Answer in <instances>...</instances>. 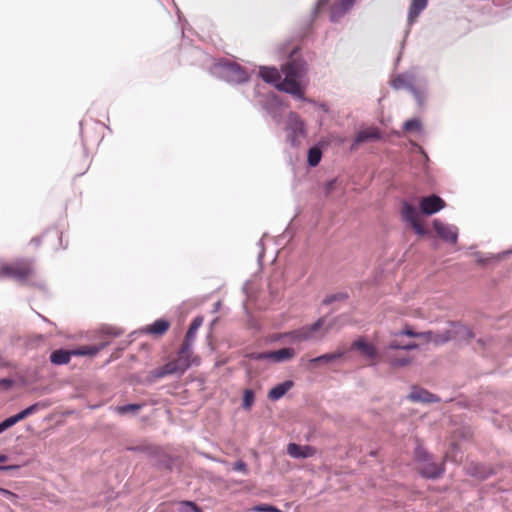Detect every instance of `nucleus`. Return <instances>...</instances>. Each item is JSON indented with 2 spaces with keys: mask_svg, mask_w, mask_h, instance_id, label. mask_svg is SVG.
<instances>
[{
  "mask_svg": "<svg viewBox=\"0 0 512 512\" xmlns=\"http://www.w3.org/2000/svg\"><path fill=\"white\" fill-rule=\"evenodd\" d=\"M34 272L33 264L29 260H21L12 265L0 267V278L10 277L18 282H24Z\"/></svg>",
  "mask_w": 512,
  "mask_h": 512,
  "instance_id": "423d86ee",
  "label": "nucleus"
},
{
  "mask_svg": "<svg viewBox=\"0 0 512 512\" xmlns=\"http://www.w3.org/2000/svg\"><path fill=\"white\" fill-rule=\"evenodd\" d=\"M9 459V457L5 454H0V463H5L7 462Z\"/></svg>",
  "mask_w": 512,
  "mask_h": 512,
  "instance_id": "09e8293b",
  "label": "nucleus"
},
{
  "mask_svg": "<svg viewBox=\"0 0 512 512\" xmlns=\"http://www.w3.org/2000/svg\"><path fill=\"white\" fill-rule=\"evenodd\" d=\"M286 138L293 147L300 145V139L305 137V124L294 112H290L286 121Z\"/></svg>",
  "mask_w": 512,
  "mask_h": 512,
  "instance_id": "0eeeda50",
  "label": "nucleus"
},
{
  "mask_svg": "<svg viewBox=\"0 0 512 512\" xmlns=\"http://www.w3.org/2000/svg\"><path fill=\"white\" fill-rule=\"evenodd\" d=\"M433 227L437 235L445 242L455 244L458 240V228L455 225L446 224L442 221L435 219Z\"/></svg>",
  "mask_w": 512,
  "mask_h": 512,
  "instance_id": "1a4fd4ad",
  "label": "nucleus"
},
{
  "mask_svg": "<svg viewBox=\"0 0 512 512\" xmlns=\"http://www.w3.org/2000/svg\"><path fill=\"white\" fill-rule=\"evenodd\" d=\"M337 182H338V179H337V178H334V179H332V180L328 181V182L325 184V186H324V190H325V193H326L327 195H328V194H330V193L334 190V188H335V186H336Z\"/></svg>",
  "mask_w": 512,
  "mask_h": 512,
  "instance_id": "a19ab883",
  "label": "nucleus"
},
{
  "mask_svg": "<svg viewBox=\"0 0 512 512\" xmlns=\"http://www.w3.org/2000/svg\"><path fill=\"white\" fill-rule=\"evenodd\" d=\"M403 346L404 345H400V341L395 339L393 341L390 342V344L388 345V348L389 349H401L403 350Z\"/></svg>",
  "mask_w": 512,
  "mask_h": 512,
  "instance_id": "37998d69",
  "label": "nucleus"
},
{
  "mask_svg": "<svg viewBox=\"0 0 512 512\" xmlns=\"http://www.w3.org/2000/svg\"><path fill=\"white\" fill-rule=\"evenodd\" d=\"M295 356L293 348H282L270 353H260L254 356L255 359H273L276 362L289 360Z\"/></svg>",
  "mask_w": 512,
  "mask_h": 512,
  "instance_id": "f8f14e48",
  "label": "nucleus"
},
{
  "mask_svg": "<svg viewBox=\"0 0 512 512\" xmlns=\"http://www.w3.org/2000/svg\"><path fill=\"white\" fill-rule=\"evenodd\" d=\"M348 298V294L346 292H338V293H334V294H330V295H327L322 303L324 305H330L332 304L333 302H336V301H343V300H346Z\"/></svg>",
  "mask_w": 512,
  "mask_h": 512,
  "instance_id": "c756f323",
  "label": "nucleus"
},
{
  "mask_svg": "<svg viewBox=\"0 0 512 512\" xmlns=\"http://www.w3.org/2000/svg\"><path fill=\"white\" fill-rule=\"evenodd\" d=\"M355 0H339L331 8L330 19L332 22L339 21L354 5Z\"/></svg>",
  "mask_w": 512,
  "mask_h": 512,
  "instance_id": "4468645a",
  "label": "nucleus"
},
{
  "mask_svg": "<svg viewBox=\"0 0 512 512\" xmlns=\"http://www.w3.org/2000/svg\"><path fill=\"white\" fill-rule=\"evenodd\" d=\"M0 383L8 387L11 386L12 381L10 379H2L0 380Z\"/></svg>",
  "mask_w": 512,
  "mask_h": 512,
  "instance_id": "de8ad7c7",
  "label": "nucleus"
},
{
  "mask_svg": "<svg viewBox=\"0 0 512 512\" xmlns=\"http://www.w3.org/2000/svg\"><path fill=\"white\" fill-rule=\"evenodd\" d=\"M414 82L415 75L412 72H406L394 78L391 84L395 89H408L414 95L418 104L422 106L426 99L427 82L425 81L424 84L418 88L414 85Z\"/></svg>",
  "mask_w": 512,
  "mask_h": 512,
  "instance_id": "39448f33",
  "label": "nucleus"
},
{
  "mask_svg": "<svg viewBox=\"0 0 512 512\" xmlns=\"http://www.w3.org/2000/svg\"><path fill=\"white\" fill-rule=\"evenodd\" d=\"M305 72V62L299 59H292L282 67L283 79L276 68L260 67L259 70V74L265 82L273 84L278 90L301 100H305L300 84Z\"/></svg>",
  "mask_w": 512,
  "mask_h": 512,
  "instance_id": "f257e3e1",
  "label": "nucleus"
},
{
  "mask_svg": "<svg viewBox=\"0 0 512 512\" xmlns=\"http://www.w3.org/2000/svg\"><path fill=\"white\" fill-rule=\"evenodd\" d=\"M72 355H74V350H56L51 353L50 361L55 365H64L70 361Z\"/></svg>",
  "mask_w": 512,
  "mask_h": 512,
  "instance_id": "a211bd4d",
  "label": "nucleus"
},
{
  "mask_svg": "<svg viewBox=\"0 0 512 512\" xmlns=\"http://www.w3.org/2000/svg\"><path fill=\"white\" fill-rule=\"evenodd\" d=\"M254 392L250 389H246L243 395V408L250 409L254 403Z\"/></svg>",
  "mask_w": 512,
  "mask_h": 512,
  "instance_id": "2f4dec72",
  "label": "nucleus"
},
{
  "mask_svg": "<svg viewBox=\"0 0 512 512\" xmlns=\"http://www.w3.org/2000/svg\"><path fill=\"white\" fill-rule=\"evenodd\" d=\"M477 256V262L480 263V264H483L486 262V260H484L479 254H476Z\"/></svg>",
  "mask_w": 512,
  "mask_h": 512,
  "instance_id": "3c124183",
  "label": "nucleus"
},
{
  "mask_svg": "<svg viewBox=\"0 0 512 512\" xmlns=\"http://www.w3.org/2000/svg\"><path fill=\"white\" fill-rule=\"evenodd\" d=\"M180 369L185 372L191 366V356L178 352L177 358L174 360Z\"/></svg>",
  "mask_w": 512,
  "mask_h": 512,
  "instance_id": "7c9ffc66",
  "label": "nucleus"
},
{
  "mask_svg": "<svg viewBox=\"0 0 512 512\" xmlns=\"http://www.w3.org/2000/svg\"><path fill=\"white\" fill-rule=\"evenodd\" d=\"M142 408V404H126L115 408L116 412L120 415L127 413L136 414Z\"/></svg>",
  "mask_w": 512,
  "mask_h": 512,
  "instance_id": "c85d7f7f",
  "label": "nucleus"
},
{
  "mask_svg": "<svg viewBox=\"0 0 512 512\" xmlns=\"http://www.w3.org/2000/svg\"><path fill=\"white\" fill-rule=\"evenodd\" d=\"M324 325L325 318L321 317L313 324L302 326L299 329L287 333L286 336L290 337V339L293 342H303L322 339L331 327L330 325H328L325 328L324 332L320 336H318V334L322 331Z\"/></svg>",
  "mask_w": 512,
  "mask_h": 512,
  "instance_id": "20e7f679",
  "label": "nucleus"
},
{
  "mask_svg": "<svg viewBox=\"0 0 512 512\" xmlns=\"http://www.w3.org/2000/svg\"><path fill=\"white\" fill-rule=\"evenodd\" d=\"M328 1L329 0H318L317 5H316V9L326 5Z\"/></svg>",
  "mask_w": 512,
  "mask_h": 512,
  "instance_id": "49530a36",
  "label": "nucleus"
},
{
  "mask_svg": "<svg viewBox=\"0 0 512 512\" xmlns=\"http://www.w3.org/2000/svg\"><path fill=\"white\" fill-rule=\"evenodd\" d=\"M184 372L180 369V367L177 365V363L173 360L165 364L163 367H161L157 373V377H165L167 375L172 374H183Z\"/></svg>",
  "mask_w": 512,
  "mask_h": 512,
  "instance_id": "4be33fe9",
  "label": "nucleus"
},
{
  "mask_svg": "<svg viewBox=\"0 0 512 512\" xmlns=\"http://www.w3.org/2000/svg\"><path fill=\"white\" fill-rule=\"evenodd\" d=\"M419 215L420 213L414 205L410 204L407 201H404L402 203L401 217L403 221L408 223L413 228L417 235L423 236L426 234V231L419 222Z\"/></svg>",
  "mask_w": 512,
  "mask_h": 512,
  "instance_id": "6e6552de",
  "label": "nucleus"
},
{
  "mask_svg": "<svg viewBox=\"0 0 512 512\" xmlns=\"http://www.w3.org/2000/svg\"><path fill=\"white\" fill-rule=\"evenodd\" d=\"M106 333L112 336H118L120 334L119 332H116L113 329H107Z\"/></svg>",
  "mask_w": 512,
  "mask_h": 512,
  "instance_id": "8fccbe9b",
  "label": "nucleus"
},
{
  "mask_svg": "<svg viewBox=\"0 0 512 512\" xmlns=\"http://www.w3.org/2000/svg\"><path fill=\"white\" fill-rule=\"evenodd\" d=\"M426 6L427 0H412L409 10V18L417 17Z\"/></svg>",
  "mask_w": 512,
  "mask_h": 512,
  "instance_id": "cd10ccee",
  "label": "nucleus"
},
{
  "mask_svg": "<svg viewBox=\"0 0 512 512\" xmlns=\"http://www.w3.org/2000/svg\"><path fill=\"white\" fill-rule=\"evenodd\" d=\"M419 347V345L415 342H408V343H405V345L403 346V350H414V349H417Z\"/></svg>",
  "mask_w": 512,
  "mask_h": 512,
  "instance_id": "a18cd8bd",
  "label": "nucleus"
},
{
  "mask_svg": "<svg viewBox=\"0 0 512 512\" xmlns=\"http://www.w3.org/2000/svg\"><path fill=\"white\" fill-rule=\"evenodd\" d=\"M380 137L381 135L378 129L368 128L357 133L354 140V145H359L360 143L367 141L378 140Z\"/></svg>",
  "mask_w": 512,
  "mask_h": 512,
  "instance_id": "dca6fc26",
  "label": "nucleus"
},
{
  "mask_svg": "<svg viewBox=\"0 0 512 512\" xmlns=\"http://www.w3.org/2000/svg\"><path fill=\"white\" fill-rule=\"evenodd\" d=\"M180 512H201V510L192 502L184 501L179 505Z\"/></svg>",
  "mask_w": 512,
  "mask_h": 512,
  "instance_id": "72a5a7b5",
  "label": "nucleus"
},
{
  "mask_svg": "<svg viewBox=\"0 0 512 512\" xmlns=\"http://www.w3.org/2000/svg\"><path fill=\"white\" fill-rule=\"evenodd\" d=\"M322 158V150L318 146H314L308 150L307 162L309 166H317Z\"/></svg>",
  "mask_w": 512,
  "mask_h": 512,
  "instance_id": "393cba45",
  "label": "nucleus"
},
{
  "mask_svg": "<svg viewBox=\"0 0 512 512\" xmlns=\"http://www.w3.org/2000/svg\"><path fill=\"white\" fill-rule=\"evenodd\" d=\"M233 470L247 473V465L245 462L239 460L233 464Z\"/></svg>",
  "mask_w": 512,
  "mask_h": 512,
  "instance_id": "79ce46f5",
  "label": "nucleus"
},
{
  "mask_svg": "<svg viewBox=\"0 0 512 512\" xmlns=\"http://www.w3.org/2000/svg\"><path fill=\"white\" fill-rule=\"evenodd\" d=\"M343 356V352L327 353L309 360V365L315 367L319 364H329Z\"/></svg>",
  "mask_w": 512,
  "mask_h": 512,
  "instance_id": "6ab92c4d",
  "label": "nucleus"
},
{
  "mask_svg": "<svg viewBox=\"0 0 512 512\" xmlns=\"http://www.w3.org/2000/svg\"><path fill=\"white\" fill-rule=\"evenodd\" d=\"M453 335L452 339L461 338V339H469L471 338L472 332L466 326H454L452 330H449Z\"/></svg>",
  "mask_w": 512,
  "mask_h": 512,
  "instance_id": "bb28decb",
  "label": "nucleus"
},
{
  "mask_svg": "<svg viewBox=\"0 0 512 512\" xmlns=\"http://www.w3.org/2000/svg\"><path fill=\"white\" fill-rule=\"evenodd\" d=\"M194 340H188L186 337H185V340L179 350V352L181 354H186L188 356H192V344H193Z\"/></svg>",
  "mask_w": 512,
  "mask_h": 512,
  "instance_id": "c9c22d12",
  "label": "nucleus"
},
{
  "mask_svg": "<svg viewBox=\"0 0 512 512\" xmlns=\"http://www.w3.org/2000/svg\"><path fill=\"white\" fill-rule=\"evenodd\" d=\"M108 345V342H102L99 345L94 346H87V347H81L74 350V355L77 356H94L96 355L100 350H102L104 347Z\"/></svg>",
  "mask_w": 512,
  "mask_h": 512,
  "instance_id": "5701e85b",
  "label": "nucleus"
},
{
  "mask_svg": "<svg viewBox=\"0 0 512 512\" xmlns=\"http://www.w3.org/2000/svg\"><path fill=\"white\" fill-rule=\"evenodd\" d=\"M46 407H47V405L44 402H37V403H34L33 405L27 407L26 409L20 411L19 413H17L16 417H17L18 421L20 422V421L24 420L25 418H27L28 416L35 414L36 412H38Z\"/></svg>",
  "mask_w": 512,
  "mask_h": 512,
  "instance_id": "b1692460",
  "label": "nucleus"
},
{
  "mask_svg": "<svg viewBox=\"0 0 512 512\" xmlns=\"http://www.w3.org/2000/svg\"><path fill=\"white\" fill-rule=\"evenodd\" d=\"M415 459L419 473L425 478L435 479L444 473V464L436 463L433 457L421 446L415 449Z\"/></svg>",
  "mask_w": 512,
  "mask_h": 512,
  "instance_id": "7ed1b4c3",
  "label": "nucleus"
},
{
  "mask_svg": "<svg viewBox=\"0 0 512 512\" xmlns=\"http://www.w3.org/2000/svg\"><path fill=\"white\" fill-rule=\"evenodd\" d=\"M420 338H423L428 343H434L436 345L444 344L448 341H450L453 337L450 331H444V332H434V331H425L420 332L419 334Z\"/></svg>",
  "mask_w": 512,
  "mask_h": 512,
  "instance_id": "ddd939ff",
  "label": "nucleus"
},
{
  "mask_svg": "<svg viewBox=\"0 0 512 512\" xmlns=\"http://www.w3.org/2000/svg\"><path fill=\"white\" fill-rule=\"evenodd\" d=\"M403 128L407 132L413 131V130H420L421 122L418 119H410L404 123Z\"/></svg>",
  "mask_w": 512,
  "mask_h": 512,
  "instance_id": "f704fd0d",
  "label": "nucleus"
},
{
  "mask_svg": "<svg viewBox=\"0 0 512 512\" xmlns=\"http://www.w3.org/2000/svg\"><path fill=\"white\" fill-rule=\"evenodd\" d=\"M408 398L413 402L432 403L438 401L434 394L421 388H414Z\"/></svg>",
  "mask_w": 512,
  "mask_h": 512,
  "instance_id": "2eb2a0df",
  "label": "nucleus"
},
{
  "mask_svg": "<svg viewBox=\"0 0 512 512\" xmlns=\"http://www.w3.org/2000/svg\"><path fill=\"white\" fill-rule=\"evenodd\" d=\"M212 73L226 82L240 84L248 81V73L237 63L222 61L214 65Z\"/></svg>",
  "mask_w": 512,
  "mask_h": 512,
  "instance_id": "f03ea898",
  "label": "nucleus"
},
{
  "mask_svg": "<svg viewBox=\"0 0 512 512\" xmlns=\"http://www.w3.org/2000/svg\"><path fill=\"white\" fill-rule=\"evenodd\" d=\"M410 362H411V359L407 358V357L390 359V364L393 367H404V366H407Z\"/></svg>",
  "mask_w": 512,
  "mask_h": 512,
  "instance_id": "e433bc0d",
  "label": "nucleus"
},
{
  "mask_svg": "<svg viewBox=\"0 0 512 512\" xmlns=\"http://www.w3.org/2000/svg\"><path fill=\"white\" fill-rule=\"evenodd\" d=\"M3 432L2 428L0 427V434Z\"/></svg>",
  "mask_w": 512,
  "mask_h": 512,
  "instance_id": "603ef678",
  "label": "nucleus"
},
{
  "mask_svg": "<svg viewBox=\"0 0 512 512\" xmlns=\"http://www.w3.org/2000/svg\"><path fill=\"white\" fill-rule=\"evenodd\" d=\"M287 453L295 459H305L310 458L315 455L316 450L314 447L309 445H298L295 443H290L287 446Z\"/></svg>",
  "mask_w": 512,
  "mask_h": 512,
  "instance_id": "9b49d317",
  "label": "nucleus"
},
{
  "mask_svg": "<svg viewBox=\"0 0 512 512\" xmlns=\"http://www.w3.org/2000/svg\"><path fill=\"white\" fill-rule=\"evenodd\" d=\"M169 328V322L163 319L156 320L153 324L146 327L145 331L153 335H163Z\"/></svg>",
  "mask_w": 512,
  "mask_h": 512,
  "instance_id": "412c9836",
  "label": "nucleus"
},
{
  "mask_svg": "<svg viewBox=\"0 0 512 512\" xmlns=\"http://www.w3.org/2000/svg\"><path fill=\"white\" fill-rule=\"evenodd\" d=\"M419 206L421 213L425 215H432L442 210L445 207V202L437 195H430L423 197Z\"/></svg>",
  "mask_w": 512,
  "mask_h": 512,
  "instance_id": "9d476101",
  "label": "nucleus"
},
{
  "mask_svg": "<svg viewBox=\"0 0 512 512\" xmlns=\"http://www.w3.org/2000/svg\"><path fill=\"white\" fill-rule=\"evenodd\" d=\"M18 465H0V471H12V470H18Z\"/></svg>",
  "mask_w": 512,
  "mask_h": 512,
  "instance_id": "c03bdc74",
  "label": "nucleus"
},
{
  "mask_svg": "<svg viewBox=\"0 0 512 512\" xmlns=\"http://www.w3.org/2000/svg\"><path fill=\"white\" fill-rule=\"evenodd\" d=\"M18 419L16 417V415L14 416H11L7 419H5L4 421H2L0 423V427L2 428L3 432L7 429H9L10 427H12L13 425H15L16 423H18Z\"/></svg>",
  "mask_w": 512,
  "mask_h": 512,
  "instance_id": "4c0bfd02",
  "label": "nucleus"
},
{
  "mask_svg": "<svg viewBox=\"0 0 512 512\" xmlns=\"http://www.w3.org/2000/svg\"><path fill=\"white\" fill-rule=\"evenodd\" d=\"M292 385L293 383L291 381L280 383L269 391L268 397L273 401L279 400L286 394Z\"/></svg>",
  "mask_w": 512,
  "mask_h": 512,
  "instance_id": "aec40b11",
  "label": "nucleus"
},
{
  "mask_svg": "<svg viewBox=\"0 0 512 512\" xmlns=\"http://www.w3.org/2000/svg\"><path fill=\"white\" fill-rule=\"evenodd\" d=\"M352 347L354 349L359 350L363 355H365L369 359H374L377 356L376 348L372 344H369L362 339L355 341Z\"/></svg>",
  "mask_w": 512,
  "mask_h": 512,
  "instance_id": "f3484780",
  "label": "nucleus"
},
{
  "mask_svg": "<svg viewBox=\"0 0 512 512\" xmlns=\"http://www.w3.org/2000/svg\"><path fill=\"white\" fill-rule=\"evenodd\" d=\"M419 334H420V332H415L413 329L406 327L405 329L397 332L395 335L396 336H404L405 335L408 337L420 338Z\"/></svg>",
  "mask_w": 512,
  "mask_h": 512,
  "instance_id": "58836bf2",
  "label": "nucleus"
},
{
  "mask_svg": "<svg viewBox=\"0 0 512 512\" xmlns=\"http://www.w3.org/2000/svg\"><path fill=\"white\" fill-rule=\"evenodd\" d=\"M252 512H283L282 510L278 509L275 506L268 505V504H260L252 507L250 509Z\"/></svg>",
  "mask_w": 512,
  "mask_h": 512,
  "instance_id": "473e14b6",
  "label": "nucleus"
},
{
  "mask_svg": "<svg viewBox=\"0 0 512 512\" xmlns=\"http://www.w3.org/2000/svg\"><path fill=\"white\" fill-rule=\"evenodd\" d=\"M0 494L12 502H15L17 499V495L15 493H13L5 488L0 487Z\"/></svg>",
  "mask_w": 512,
  "mask_h": 512,
  "instance_id": "ea45409f",
  "label": "nucleus"
},
{
  "mask_svg": "<svg viewBox=\"0 0 512 512\" xmlns=\"http://www.w3.org/2000/svg\"><path fill=\"white\" fill-rule=\"evenodd\" d=\"M202 323H203V318L202 317L194 318L193 321L191 322L190 326H189V329H188L185 337L188 340H195L196 335H197V331L201 327Z\"/></svg>",
  "mask_w": 512,
  "mask_h": 512,
  "instance_id": "a878e982",
  "label": "nucleus"
}]
</instances>
